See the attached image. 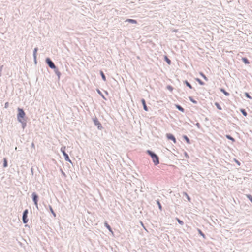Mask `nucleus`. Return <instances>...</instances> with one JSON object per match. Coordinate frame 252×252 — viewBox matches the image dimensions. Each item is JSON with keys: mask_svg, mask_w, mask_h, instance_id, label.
I'll use <instances>...</instances> for the list:
<instances>
[{"mask_svg": "<svg viewBox=\"0 0 252 252\" xmlns=\"http://www.w3.org/2000/svg\"><path fill=\"white\" fill-rule=\"evenodd\" d=\"M200 74L205 80H207L206 77L202 73H200Z\"/></svg>", "mask_w": 252, "mask_h": 252, "instance_id": "21", "label": "nucleus"}, {"mask_svg": "<svg viewBox=\"0 0 252 252\" xmlns=\"http://www.w3.org/2000/svg\"><path fill=\"white\" fill-rule=\"evenodd\" d=\"M226 138L230 140H231L232 141L234 142V138H233L232 137H231V136H230L229 135H226Z\"/></svg>", "mask_w": 252, "mask_h": 252, "instance_id": "19", "label": "nucleus"}, {"mask_svg": "<svg viewBox=\"0 0 252 252\" xmlns=\"http://www.w3.org/2000/svg\"><path fill=\"white\" fill-rule=\"evenodd\" d=\"M167 138L169 140H172L174 143H175L176 142L175 137L172 134H167Z\"/></svg>", "mask_w": 252, "mask_h": 252, "instance_id": "8", "label": "nucleus"}, {"mask_svg": "<svg viewBox=\"0 0 252 252\" xmlns=\"http://www.w3.org/2000/svg\"><path fill=\"white\" fill-rule=\"evenodd\" d=\"M7 105H8V103H6L5 104V107H6Z\"/></svg>", "mask_w": 252, "mask_h": 252, "instance_id": "37", "label": "nucleus"}, {"mask_svg": "<svg viewBox=\"0 0 252 252\" xmlns=\"http://www.w3.org/2000/svg\"><path fill=\"white\" fill-rule=\"evenodd\" d=\"M246 96L248 98L250 99H252V97L249 95V94L248 93H245Z\"/></svg>", "mask_w": 252, "mask_h": 252, "instance_id": "22", "label": "nucleus"}, {"mask_svg": "<svg viewBox=\"0 0 252 252\" xmlns=\"http://www.w3.org/2000/svg\"><path fill=\"white\" fill-rule=\"evenodd\" d=\"M147 152L150 155L154 164L155 165L158 164L159 160H158V158L157 156V155H156L154 152H153L150 150H148Z\"/></svg>", "mask_w": 252, "mask_h": 252, "instance_id": "2", "label": "nucleus"}, {"mask_svg": "<svg viewBox=\"0 0 252 252\" xmlns=\"http://www.w3.org/2000/svg\"><path fill=\"white\" fill-rule=\"evenodd\" d=\"M107 228H108V229L110 231H111V232L112 231H111V228H110V227L109 226H107Z\"/></svg>", "mask_w": 252, "mask_h": 252, "instance_id": "33", "label": "nucleus"}, {"mask_svg": "<svg viewBox=\"0 0 252 252\" xmlns=\"http://www.w3.org/2000/svg\"><path fill=\"white\" fill-rule=\"evenodd\" d=\"M220 91L222 92L225 96L229 95V94L227 92H226L223 89H221Z\"/></svg>", "mask_w": 252, "mask_h": 252, "instance_id": "12", "label": "nucleus"}, {"mask_svg": "<svg viewBox=\"0 0 252 252\" xmlns=\"http://www.w3.org/2000/svg\"><path fill=\"white\" fill-rule=\"evenodd\" d=\"M215 105L216 106V107H217V108L219 110H221V107H220V106L219 105V104L217 103H215Z\"/></svg>", "mask_w": 252, "mask_h": 252, "instance_id": "24", "label": "nucleus"}, {"mask_svg": "<svg viewBox=\"0 0 252 252\" xmlns=\"http://www.w3.org/2000/svg\"><path fill=\"white\" fill-rule=\"evenodd\" d=\"M184 138L185 139V140L186 141V142L188 143V144H189L190 143V141H189V139L186 136H184Z\"/></svg>", "mask_w": 252, "mask_h": 252, "instance_id": "18", "label": "nucleus"}, {"mask_svg": "<svg viewBox=\"0 0 252 252\" xmlns=\"http://www.w3.org/2000/svg\"><path fill=\"white\" fill-rule=\"evenodd\" d=\"M98 93L99 94H101V93H100V92L99 91H98Z\"/></svg>", "mask_w": 252, "mask_h": 252, "instance_id": "38", "label": "nucleus"}, {"mask_svg": "<svg viewBox=\"0 0 252 252\" xmlns=\"http://www.w3.org/2000/svg\"><path fill=\"white\" fill-rule=\"evenodd\" d=\"M196 81L201 85H203V83L199 79H196Z\"/></svg>", "mask_w": 252, "mask_h": 252, "instance_id": "23", "label": "nucleus"}, {"mask_svg": "<svg viewBox=\"0 0 252 252\" xmlns=\"http://www.w3.org/2000/svg\"><path fill=\"white\" fill-rule=\"evenodd\" d=\"M142 104L143 105V108L145 111H147L148 110V109H147V106L146 105L145 102L144 100H142Z\"/></svg>", "mask_w": 252, "mask_h": 252, "instance_id": "11", "label": "nucleus"}, {"mask_svg": "<svg viewBox=\"0 0 252 252\" xmlns=\"http://www.w3.org/2000/svg\"><path fill=\"white\" fill-rule=\"evenodd\" d=\"M18 115L17 116L18 121L21 124L23 128L26 126V114L24 110L21 108H18Z\"/></svg>", "mask_w": 252, "mask_h": 252, "instance_id": "1", "label": "nucleus"}, {"mask_svg": "<svg viewBox=\"0 0 252 252\" xmlns=\"http://www.w3.org/2000/svg\"><path fill=\"white\" fill-rule=\"evenodd\" d=\"M177 31H178V30H176V29H174V30H173L172 31V32H177Z\"/></svg>", "mask_w": 252, "mask_h": 252, "instance_id": "34", "label": "nucleus"}, {"mask_svg": "<svg viewBox=\"0 0 252 252\" xmlns=\"http://www.w3.org/2000/svg\"><path fill=\"white\" fill-rule=\"evenodd\" d=\"M176 108L179 110L181 112H184V109L183 108H182L181 106H180L179 105H177L176 106Z\"/></svg>", "mask_w": 252, "mask_h": 252, "instance_id": "14", "label": "nucleus"}, {"mask_svg": "<svg viewBox=\"0 0 252 252\" xmlns=\"http://www.w3.org/2000/svg\"><path fill=\"white\" fill-rule=\"evenodd\" d=\"M199 233L202 236V237L203 238H205L204 235L201 232V231L200 230H199Z\"/></svg>", "mask_w": 252, "mask_h": 252, "instance_id": "32", "label": "nucleus"}, {"mask_svg": "<svg viewBox=\"0 0 252 252\" xmlns=\"http://www.w3.org/2000/svg\"><path fill=\"white\" fill-rule=\"evenodd\" d=\"M236 162L237 163V164L239 166L240 165V163L238 161H236Z\"/></svg>", "mask_w": 252, "mask_h": 252, "instance_id": "35", "label": "nucleus"}, {"mask_svg": "<svg viewBox=\"0 0 252 252\" xmlns=\"http://www.w3.org/2000/svg\"><path fill=\"white\" fill-rule=\"evenodd\" d=\"M242 60L244 63H249L248 60L246 58H242Z\"/></svg>", "mask_w": 252, "mask_h": 252, "instance_id": "20", "label": "nucleus"}, {"mask_svg": "<svg viewBox=\"0 0 252 252\" xmlns=\"http://www.w3.org/2000/svg\"><path fill=\"white\" fill-rule=\"evenodd\" d=\"M94 122L96 126H97V128L99 129H102V126L100 123L98 122L97 119H95L94 120Z\"/></svg>", "mask_w": 252, "mask_h": 252, "instance_id": "7", "label": "nucleus"}, {"mask_svg": "<svg viewBox=\"0 0 252 252\" xmlns=\"http://www.w3.org/2000/svg\"><path fill=\"white\" fill-rule=\"evenodd\" d=\"M249 199H250V200L251 201H252V197H251V198L249 197Z\"/></svg>", "mask_w": 252, "mask_h": 252, "instance_id": "36", "label": "nucleus"}, {"mask_svg": "<svg viewBox=\"0 0 252 252\" xmlns=\"http://www.w3.org/2000/svg\"><path fill=\"white\" fill-rule=\"evenodd\" d=\"M163 58L165 59V61L167 62V63H170V60L166 56H164Z\"/></svg>", "mask_w": 252, "mask_h": 252, "instance_id": "13", "label": "nucleus"}, {"mask_svg": "<svg viewBox=\"0 0 252 252\" xmlns=\"http://www.w3.org/2000/svg\"><path fill=\"white\" fill-rule=\"evenodd\" d=\"M28 213V210H25L22 216V220L24 223H26L28 222V220L27 219V215Z\"/></svg>", "mask_w": 252, "mask_h": 252, "instance_id": "5", "label": "nucleus"}, {"mask_svg": "<svg viewBox=\"0 0 252 252\" xmlns=\"http://www.w3.org/2000/svg\"><path fill=\"white\" fill-rule=\"evenodd\" d=\"M185 83H186V84L187 85V86L188 87H189V88L191 89L192 88L191 85H190V84L189 83H188L187 81H186Z\"/></svg>", "mask_w": 252, "mask_h": 252, "instance_id": "26", "label": "nucleus"}, {"mask_svg": "<svg viewBox=\"0 0 252 252\" xmlns=\"http://www.w3.org/2000/svg\"><path fill=\"white\" fill-rule=\"evenodd\" d=\"M167 89H168V90H169V91H172L173 90V88H172V87H171V86H168L167 87Z\"/></svg>", "mask_w": 252, "mask_h": 252, "instance_id": "28", "label": "nucleus"}, {"mask_svg": "<svg viewBox=\"0 0 252 252\" xmlns=\"http://www.w3.org/2000/svg\"><path fill=\"white\" fill-rule=\"evenodd\" d=\"M199 124H197V126L199 127Z\"/></svg>", "mask_w": 252, "mask_h": 252, "instance_id": "39", "label": "nucleus"}, {"mask_svg": "<svg viewBox=\"0 0 252 252\" xmlns=\"http://www.w3.org/2000/svg\"><path fill=\"white\" fill-rule=\"evenodd\" d=\"M100 75L102 77V78L103 79V81H106V78H105V77L103 74V73L102 72V71H100Z\"/></svg>", "mask_w": 252, "mask_h": 252, "instance_id": "16", "label": "nucleus"}, {"mask_svg": "<svg viewBox=\"0 0 252 252\" xmlns=\"http://www.w3.org/2000/svg\"><path fill=\"white\" fill-rule=\"evenodd\" d=\"M32 199L34 202V205L36 207L38 208V204H37V195L35 193H33L32 194Z\"/></svg>", "mask_w": 252, "mask_h": 252, "instance_id": "4", "label": "nucleus"}, {"mask_svg": "<svg viewBox=\"0 0 252 252\" xmlns=\"http://www.w3.org/2000/svg\"><path fill=\"white\" fill-rule=\"evenodd\" d=\"M46 63H53L50 58H47L46 59Z\"/></svg>", "mask_w": 252, "mask_h": 252, "instance_id": "17", "label": "nucleus"}, {"mask_svg": "<svg viewBox=\"0 0 252 252\" xmlns=\"http://www.w3.org/2000/svg\"><path fill=\"white\" fill-rule=\"evenodd\" d=\"M49 209H50V212H51V213L52 214V215H53L54 217H55L56 216V214L54 212L53 210V209L51 207V206H49Z\"/></svg>", "mask_w": 252, "mask_h": 252, "instance_id": "15", "label": "nucleus"}, {"mask_svg": "<svg viewBox=\"0 0 252 252\" xmlns=\"http://www.w3.org/2000/svg\"><path fill=\"white\" fill-rule=\"evenodd\" d=\"M63 156L64 157L66 161L69 162L70 163H72L71 161L70 160L68 156L63 150H61Z\"/></svg>", "mask_w": 252, "mask_h": 252, "instance_id": "6", "label": "nucleus"}, {"mask_svg": "<svg viewBox=\"0 0 252 252\" xmlns=\"http://www.w3.org/2000/svg\"><path fill=\"white\" fill-rule=\"evenodd\" d=\"M157 203H158V206L159 209L161 210V209H162V208H161V205H160V204L159 202L158 201L157 202Z\"/></svg>", "mask_w": 252, "mask_h": 252, "instance_id": "30", "label": "nucleus"}, {"mask_svg": "<svg viewBox=\"0 0 252 252\" xmlns=\"http://www.w3.org/2000/svg\"><path fill=\"white\" fill-rule=\"evenodd\" d=\"M177 221L178 222L181 224V225H183V222L182 221L180 220H179L178 219H177Z\"/></svg>", "mask_w": 252, "mask_h": 252, "instance_id": "27", "label": "nucleus"}, {"mask_svg": "<svg viewBox=\"0 0 252 252\" xmlns=\"http://www.w3.org/2000/svg\"><path fill=\"white\" fill-rule=\"evenodd\" d=\"M190 100L192 103L194 104L196 103V102L195 100H193L191 98H190Z\"/></svg>", "mask_w": 252, "mask_h": 252, "instance_id": "31", "label": "nucleus"}, {"mask_svg": "<svg viewBox=\"0 0 252 252\" xmlns=\"http://www.w3.org/2000/svg\"><path fill=\"white\" fill-rule=\"evenodd\" d=\"M37 50H38L37 48H35L33 50V55L34 57V63H37L36 58V52H37Z\"/></svg>", "mask_w": 252, "mask_h": 252, "instance_id": "9", "label": "nucleus"}, {"mask_svg": "<svg viewBox=\"0 0 252 252\" xmlns=\"http://www.w3.org/2000/svg\"><path fill=\"white\" fill-rule=\"evenodd\" d=\"M242 113L243 114V115L244 116H247V113L244 110H241Z\"/></svg>", "mask_w": 252, "mask_h": 252, "instance_id": "25", "label": "nucleus"}, {"mask_svg": "<svg viewBox=\"0 0 252 252\" xmlns=\"http://www.w3.org/2000/svg\"><path fill=\"white\" fill-rule=\"evenodd\" d=\"M3 166L5 167H6L7 166V161L5 159L4 160Z\"/></svg>", "mask_w": 252, "mask_h": 252, "instance_id": "29", "label": "nucleus"}, {"mask_svg": "<svg viewBox=\"0 0 252 252\" xmlns=\"http://www.w3.org/2000/svg\"><path fill=\"white\" fill-rule=\"evenodd\" d=\"M125 22H127L132 24H137V21L134 19H127Z\"/></svg>", "mask_w": 252, "mask_h": 252, "instance_id": "10", "label": "nucleus"}, {"mask_svg": "<svg viewBox=\"0 0 252 252\" xmlns=\"http://www.w3.org/2000/svg\"><path fill=\"white\" fill-rule=\"evenodd\" d=\"M49 65V67L52 68V69H53L55 72V73H56V74L57 75L58 77V78H60V72L58 71V70L56 69V67L55 65V64H48Z\"/></svg>", "mask_w": 252, "mask_h": 252, "instance_id": "3", "label": "nucleus"}]
</instances>
